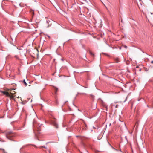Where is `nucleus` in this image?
I'll return each instance as SVG.
<instances>
[{
    "label": "nucleus",
    "instance_id": "f257e3e1",
    "mask_svg": "<svg viewBox=\"0 0 153 153\" xmlns=\"http://www.w3.org/2000/svg\"><path fill=\"white\" fill-rule=\"evenodd\" d=\"M5 133L6 137L7 139L11 141H15V138L17 136L16 133L10 131H6Z\"/></svg>",
    "mask_w": 153,
    "mask_h": 153
},
{
    "label": "nucleus",
    "instance_id": "f03ea898",
    "mask_svg": "<svg viewBox=\"0 0 153 153\" xmlns=\"http://www.w3.org/2000/svg\"><path fill=\"white\" fill-rule=\"evenodd\" d=\"M51 124L53 125L56 128H58V125L57 123L54 121H52L51 122Z\"/></svg>",
    "mask_w": 153,
    "mask_h": 153
},
{
    "label": "nucleus",
    "instance_id": "7ed1b4c3",
    "mask_svg": "<svg viewBox=\"0 0 153 153\" xmlns=\"http://www.w3.org/2000/svg\"><path fill=\"white\" fill-rule=\"evenodd\" d=\"M114 59L116 63H118L119 62V59L118 57H117L116 58H114Z\"/></svg>",
    "mask_w": 153,
    "mask_h": 153
},
{
    "label": "nucleus",
    "instance_id": "20e7f679",
    "mask_svg": "<svg viewBox=\"0 0 153 153\" xmlns=\"http://www.w3.org/2000/svg\"><path fill=\"white\" fill-rule=\"evenodd\" d=\"M8 2V1H7V0L3 1L2 2V7H4V5H5L4 4H5L6 2Z\"/></svg>",
    "mask_w": 153,
    "mask_h": 153
},
{
    "label": "nucleus",
    "instance_id": "39448f33",
    "mask_svg": "<svg viewBox=\"0 0 153 153\" xmlns=\"http://www.w3.org/2000/svg\"><path fill=\"white\" fill-rule=\"evenodd\" d=\"M85 124V127H83V128H82V130H86L87 128V126Z\"/></svg>",
    "mask_w": 153,
    "mask_h": 153
},
{
    "label": "nucleus",
    "instance_id": "423d86ee",
    "mask_svg": "<svg viewBox=\"0 0 153 153\" xmlns=\"http://www.w3.org/2000/svg\"><path fill=\"white\" fill-rule=\"evenodd\" d=\"M76 137H79L81 139L83 140L84 137L81 136H76Z\"/></svg>",
    "mask_w": 153,
    "mask_h": 153
},
{
    "label": "nucleus",
    "instance_id": "0eeeda50",
    "mask_svg": "<svg viewBox=\"0 0 153 153\" xmlns=\"http://www.w3.org/2000/svg\"><path fill=\"white\" fill-rule=\"evenodd\" d=\"M9 97L11 99H14V96L13 95H10V96H9Z\"/></svg>",
    "mask_w": 153,
    "mask_h": 153
},
{
    "label": "nucleus",
    "instance_id": "6e6552de",
    "mask_svg": "<svg viewBox=\"0 0 153 153\" xmlns=\"http://www.w3.org/2000/svg\"><path fill=\"white\" fill-rule=\"evenodd\" d=\"M5 95L7 97H9V96H10V94H9V93L8 92H7L6 91V93Z\"/></svg>",
    "mask_w": 153,
    "mask_h": 153
},
{
    "label": "nucleus",
    "instance_id": "1a4fd4ad",
    "mask_svg": "<svg viewBox=\"0 0 153 153\" xmlns=\"http://www.w3.org/2000/svg\"><path fill=\"white\" fill-rule=\"evenodd\" d=\"M5 95L7 97H9V96H10V94H9V93L8 92H7L6 91V93Z\"/></svg>",
    "mask_w": 153,
    "mask_h": 153
},
{
    "label": "nucleus",
    "instance_id": "9d476101",
    "mask_svg": "<svg viewBox=\"0 0 153 153\" xmlns=\"http://www.w3.org/2000/svg\"><path fill=\"white\" fill-rule=\"evenodd\" d=\"M23 83H24L25 85V86H26L27 85V84L26 82H25V80H23Z\"/></svg>",
    "mask_w": 153,
    "mask_h": 153
},
{
    "label": "nucleus",
    "instance_id": "9b49d317",
    "mask_svg": "<svg viewBox=\"0 0 153 153\" xmlns=\"http://www.w3.org/2000/svg\"><path fill=\"white\" fill-rule=\"evenodd\" d=\"M55 94H56V92L58 91V88H56L55 89Z\"/></svg>",
    "mask_w": 153,
    "mask_h": 153
},
{
    "label": "nucleus",
    "instance_id": "f8f14e48",
    "mask_svg": "<svg viewBox=\"0 0 153 153\" xmlns=\"http://www.w3.org/2000/svg\"><path fill=\"white\" fill-rule=\"evenodd\" d=\"M89 53H90V54L91 55H93V56H94V54H93L92 53L91 51H89Z\"/></svg>",
    "mask_w": 153,
    "mask_h": 153
},
{
    "label": "nucleus",
    "instance_id": "ddd939ff",
    "mask_svg": "<svg viewBox=\"0 0 153 153\" xmlns=\"http://www.w3.org/2000/svg\"><path fill=\"white\" fill-rule=\"evenodd\" d=\"M0 150H2L3 151V152H4V153H7V152H5V151L4 149H1H1H0Z\"/></svg>",
    "mask_w": 153,
    "mask_h": 153
},
{
    "label": "nucleus",
    "instance_id": "4468645a",
    "mask_svg": "<svg viewBox=\"0 0 153 153\" xmlns=\"http://www.w3.org/2000/svg\"><path fill=\"white\" fill-rule=\"evenodd\" d=\"M111 146V147L114 150H115L116 151H118L119 150H117L115 148H114L113 147H112V146Z\"/></svg>",
    "mask_w": 153,
    "mask_h": 153
},
{
    "label": "nucleus",
    "instance_id": "2eb2a0df",
    "mask_svg": "<svg viewBox=\"0 0 153 153\" xmlns=\"http://www.w3.org/2000/svg\"><path fill=\"white\" fill-rule=\"evenodd\" d=\"M6 91H2L1 92L3 93L5 95Z\"/></svg>",
    "mask_w": 153,
    "mask_h": 153
},
{
    "label": "nucleus",
    "instance_id": "dca6fc26",
    "mask_svg": "<svg viewBox=\"0 0 153 153\" xmlns=\"http://www.w3.org/2000/svg\"><path fill=\"white\" fill-rule=\"evenodd\" d=\"M105 55L106 56H108V57H110V55L108 54H107V53H105Z\"/></svg>",
    "mask_w": 153,
    "mask_h": 153
},
{
    "label": "nucleus",
    "instance_id": "f3484780",
    "mask_svg": "<svg viewBox=\"0 0 153 153\" xmlns=\"http://www.w3.org/2000/svg\"><path fill=\"white\" fill-rule=\"evenodd\" d=\"M40 147V148H42V147H43V148H45V149L46 148V147H45V146H41Z\"/></svg>",
    "mask_w": 153,
    "mask_h": 153
},
{
    "label": "nucleus",
    "instance_id": "a211bd4d",
    "mask_svg": "<svg viewBox=\"0 0 153 153\" xmlns=\"http://www.w3.org/2000/svg\"><path fill=\"white\" fill-rule=\"evenodd\" d=\"M91 96L92 97V98H94V96L92 95H91Z\"/></svg>",
    "mask_w": 153,
    "mask_h": 153
},
{
    "label": "nucleus",
    "instance_id": "6ab92c4d",
    "mask_svg": "<svg viewBox=\"0 0 153 153\" xmlns=\"http://www.w3.org/2000/svg\"><path fill=\"white\" fill-rule=\"evenodd\" d=\"M151 63L152 64H153V61H151Z\"/></svg>",
    "mask_w": 153,
    "mask_h": 153
},
{
    "label": "nucleus",
    "instance_id": "aec40b11",
    "mask_svg": "<svg viewBox=\"0 0 153 153\" xmlns=\"http://www.w3.org/2000/svg\"><path fill=\"white\" fill-rule=\"evenodd\" d=\"M124 47H125V48H127V46H124Z\"/></svg>",
    "mask_w": 153,
    "mask_h": 153
},
{
    "label": "nucleus",
    "instance_id": "412c9836",
    "mask_svg": "<svg viewBox=\"0 0 153 153\" xmlns=\"http://www.w3.org/2000/svg\"><path fill=\"white\" fill-rule=\"evenodd\" d=\"M38 131H39V128H38Z\"/></svg>",
    "mask_w": 153,
    "mask_h": 153
},
{
    "label": "nucleus",
    "instance_id": "4be33fe9",
    "mask_svg": "<svg viewBox=\"0 0 153 153\" xmlns=\"http://www.w3.org/2000/svg\"><path fill=\"white\" fill-rule=\"evenodd\" d=\"M13 90V89H12L11 90V91H12V90Z\"/></svg>",
    "mask_w": 153,
    "mask_h": 153
},
{
    "label": "nucleus",
    "instance_id": "5701e85b",
    "mask_svg": "<svg viewBox=\"0 0 153 153\" xmlns=\"http://www.w3.org/2000/svg\"><path fill=\"white\" fill-rule=\"evenodd\" d=\"M126 99H127V98H126L124 102H125L126 100Z\"/></svg>",
    "mask_w": 153,
    "mask_h": 153
},
{
    "label": "nucleus",
    "instance_id": "b1692460",
    "mask_svg": "<svg viewBox=\"0 0 153 153\" xmlns=\"http://www.w3.org/2000/svg\"><path fill=\"white\" fill-rule=\"evenodd\" d=\"M119 151H120L121 152V150L120 149L119 150Z\"/></svg>",
    "mask_w": 153,
    "mask_h": 153
},
{
    "label": "nucleus",
    "instance_id": "393cba45",
    "mask_svg": "<svg viewBox=\"0 0 153 153\" xmlns=\"http://www.w3.org/2000/svg\"><path fill=\"white\" fill-rule=\"evenodd\" d=\"M121 22H122V19H121Z\"/></svg>",
    "mask_w": 153,
    "mask_h": 153
},
{
    "label": "nucleus",
    "instance_id": "a878e982",
    "mask_svg": "<svg viewBox=\"0 0 153 153\" xmlns=\"http://www.w3.org/2000/svg\"><path fill=\"white\" fill-rule=\"evenodd\" d=\"M119 147H120V145H119Z\"/></svg>",
    "mask_w": 153,
    "mask_h": 153
},
{
    "label": "nucleus",
    "instance_id": "bb28decb",
    "mask_svg": "<svg viewBox=\"0 0 153 153\" xmlns=\"http://www.w3.org/2000/svg\"><path fill=\"white\" fill-rule=\"evenodd\" d=\"M136 124H137V123H136Z\"/></svg>",
    "mask_w": 153,
    "mask_h": 153
},
{
    "label": "nucleus",
    "instance_id": "cd10ccee",
    "mask_svg": "<svg viewBox=\"0 0 153 153\" xmlns=\"http://www.w3.org/2000/svg\"><path fill=\"white\" fill-rule=\"evenodd\" d=\"M36 134H35V136H36Z\"/></svg>",
    "mask_w": 153,
    "mask_h": 153
}]
</instances>
